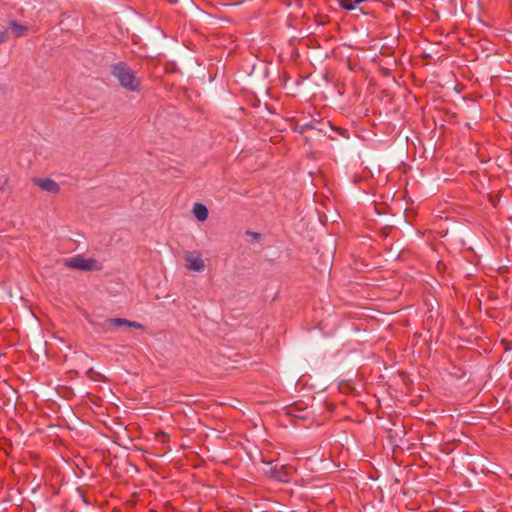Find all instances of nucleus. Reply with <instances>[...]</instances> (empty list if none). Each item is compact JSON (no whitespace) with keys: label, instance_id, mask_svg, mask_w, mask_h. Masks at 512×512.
Returning a JSON list of instances; mask_svg holds the SVG:
<instances>
[{"label":"nucleus","instance_id":"obj_1","mask_svg":"<svg viewBox=\"0 0 512 512\" xmlns=\"http://www.w3.org/2000/svg\"><path fill=\"white\" fill-rule=\"evenodd\" d=\"M112 74L119 81L120 85L132 92L140 90V79L135 72L124 63L115 64L112 67Z\"/></svg>","mask_w":512,"mask_h":512},{"label":"nucleus","instance_id":"obj_2","mask_svg":"<svg viewBox=\"0 0 512 512\" xmlns=\"http://www.w3.org/2000/svg\"><path fill=\"white\" fill-rule=\"evenodd\" d=\"M64 264L67 267L75 268L83 271L100 270V263L93 258H84L82 256H75L70 259H66Z\"/></svg>","mask_w":512,"mask_h":512},{"label":"nucleus","instance_id":"obj_3","mask_svg":"<svg viewBox=\"0 0 512 512\" xmlns=\"http://www.w3.org/2000/svg\"><path fill=\"white\" fill-rule=\"evenodd\" d=\"M184 259L186 262V267L189 270L195 272H201L204 270V261L199 255L188 252L184 255Z\"/></svg>","mask_w":512,"mask_h":512},{"label":"nucleus","instance_id":"obj_4","mask_svg":"<svg viewBox=\"0 0 512 512\" xmlns=\"http://www.w3.org/2000/svg\"><path fill=\"white\" fill-rule=\"evenodd\" d=\"M107 324L114 325L116 327L135 328L143 329V325L139 322L130 321L125 318H110L106 320Z\"/></svg>","mask_w":512,"mask_h":512},{"label":"nucleus","instance_id":"obj_5","mask_svg":"<svg viewBox=\"0 0 512 512\" xmlns=\"http://www.w3.org/2000/svg\"><path fill=\"white\" fill-rule=\"evenodd\" d=\"M266 474L275 480L286 482L288 481V473L284 466H272L266 470Z\"/></svg>","mask_w":512,"mask_h":512},{"label":"nucleus","instance_id":"obj_6","mask_svg":"<svg viewBox=\"0 0 512 512\" xmlns=\"http://www.w3.org/2000/svg\"><path fill=\"white\" fill-rule=\"evenodd\" d=\"M37 186H39L42 190L57 193L59 190L58 184L52 179H37L35 180Z\"/></svg>","mask_w":512,"mask_h":512},{"label":"nucleus","instance_id":"obj_7","mask_svg":"<svg viewBox=\"0 0 512 512\" xmlns=\"http://www.w3.org/2000/svg\"><path fill=\"white\" fill-rule=\"evenodd\" d=\"M192 214L198 221H205L208 218V209L201 203H195L192 207Z\"/></svg>","mask_w":512,"mask_h":512},{"label":"nucleus","instance_id":"obj_8","mask_svg":"<svg viewBox=\"0 0 512 512\" xmlns=\"http://www.w3.org/2000/svg\"><path fill=\"white\" fill-rule=\"evenodd\" d=\"M9 29L15 37L22 36L25 33V31L27 30L26 26H23L14 21L10 23Z\"/></svg>","mask_w":512,"mask_h":512},{"label":"nucleus","instance_id":"obj_9","mask_svg":"<svg viewBox=\"0 0 512 512\" xmlns=\"http://www.w3.org/2000/svg\"><path fill=\"white\" fill-rule=\"evenodd\" d=\"M338 4L341 8L349 11L357 8V4L354 3V0H338Z\"/></svg>","mask_w":512,"mask_h":512},{"label":"nucleus","instance_id":"obj_10","mask_svg":"<svg viewBox=\"0 0 512 512\" xmlns=\"http://www.w3.org/2000/svg\"><path fill=\"white\" fill-rule=\"evenodd\" d=\"M7 39V32H0V43L6 41Z\"/></svg>","mask_w":512,"mask_h":512},{"label":"nucleus","instance_id":"obj_11","mask_svg":"<svg viewBox=\"0 0 512 512\" xmlns=\"http://www.w3.org/2000/svg\"><path fill=\"white\" fill-rule=\"evenodd\" d=\"M247 234L249 236H251L253 239H258L260 237V234L256 233V232H247Z\"/></svg>","mask_w":512,"mask_h":512}]
</instances>
